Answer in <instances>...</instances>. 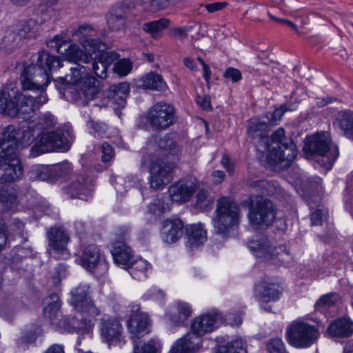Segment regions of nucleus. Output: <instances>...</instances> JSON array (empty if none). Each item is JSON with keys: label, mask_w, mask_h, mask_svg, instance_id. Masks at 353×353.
I'll use <instances>...</instances> for the list:
<instances>
[{"label": "nucleus", "mask_w": 353, "mask_h": 353, "mask_svg": "<svg viewBox=\"0 0 353 353\" xmlns=\"http://www.w3.org/2000/svg\"><path fill=\"white\" fill-rule=\"evenodd\" d=\"M268 15L270 17V18L274 21H278L279 23H284L288 26H290L292 29H293L296 33H299V29H298V27L293 22L290 21H288V20H286V19H279V18H277L274 16H273L272 14H271L270 12H268Z\"/></svg>", "instance_id": "obj_61"}, {"label": "nucleus", "mask_w": 353, "mask_h": 353, "mask_svg": "<svg viewBox=\"0 0 353 353\" xmlns=\"http://www.w3.org/2000/svg\"><path fill=\"white\" fill-rule=\"evenodd\" d=\"M196 26V24H191L185 26L174 27L171 29L170 35L176 39L182 41L188 37V32L194 30Z\"/></svg>", "instance_id": "obj_44"}, {"label": "nucleus", "mask_w": 353, "mask_h": 353, "mask_svg": "<svg viewBox=\"0 0 353 353\" xmlns=\"http://www.w3.org/2000/svg\"><path fill=\"white\" fill-rule=\"evenodd\" d=\"M54 125V117L50 114L43 116L38 123H30L23 129L13 125L8 126L0 137V180L12 182L23 174V168L17 150L21 140L30 141L36 131L48 128Z\"/></svg>", "instance_id": "obj_2"}, {"label": "nucleus", "mask_w": 353, "mask_h": 353, "mask_svg": "<svg viewBox=\"0 0 353 353\" xmlns=\"http://www.w3.org/2000/svg\"><path fill=\"white\" fill-rule=\"evenodd\" d=\"M70 303L74 307L75 310L82 307L85 303L89 301L90 292L89 287L87 285H81L73 289L70 292Z\"/></svg>", "instance_id": "obj_33"}, {"label": "nucleus", "mask_w": 353, "mask_h": 353, "mask_svg": "<svg viewBox=\"0 0 353 353\" xmlns=\"http://www.w3.org/2000/svg\"><path fill=\"white\" fill-rule=\"evenodd\" d=\"M49 299L52 301L48 302L47 306L44 308L43 314L45 317L48 318L52 323H54V320L58 316L61 304L57 294H51Z\"/></svg>", "instance_id": "obj_40"}, {"label": "nucleus", "mask_w": 353, "mask_h": 353, "mask_svg": "<svg viewBox=\"0 0 353 353\" xmlns=\"http://www.w3.org/2000/svg\"><path fill=\"white\" fill-rule=\"evenodd\" d=\"M228 3L226 2H214L205 5V8L210 13H213L223 10L226 7Z\"/></svg>", "instance_id": "obj_59"}, {"label": "nucleus", "mask_w": 353, "mask_h": 353, "mask_svg": "<svg viewBox=\"0 0 353 353\" xmlns=\"http://www.w3.org/2000/svg\"><path fill=\"white\" fill-rule=\"evenodd\" d=\"M335 124L345 136L353 139V112L348 110L339 112Z\"/></svg>", "instance_id": "obj_32"}, {"label": "nucleus", "mask_w": 353, "mask_h": 353, "mask_svg": "<svg viewBox=\"0 0 353 353\" xmlns=\"http://www.w3.org/2000/svg\"><path fill=\"white\" fill-rule=\"evenodd\" d=\"M158 345L159 343L155 340L143 344L140 341L134 344V353H157Z\"/></svg>", "instance_id": "obj_45"}, {"label": "nucleus", "mask_w": 353, "mask_h": 353, "mask_svg": "<svg viewBox=\"0 0 353 353\" xmlns=\"http://www.w3.org/2000/svg\"><path fill=\"white\" fill-rule=\"evenodd\" d=\"M188 236V245L191 248H196L203 245L207 240V232L202 223L188 225L185 228Z\"/></svg>", "instance_id": "obj_28"}, {"label": "nucleus", "mask_w": 353, "mask_h": 353, "mask_svg": "<svg viewBox=\"0 0 353 353\" xmlns=\"http://www.w3.org/2000/svg\"><path fill=\"white\" fill-rule=\"evenodd\" d=\"M256 296L261 301H275L279 299L281 292L277 283L262 281L255 286Z\"/></svg>", "instance_id": "obj_25"}, {"label": "nucleus", "mask_w": 353, "mask_h": 353, "mask_svg": "<svg viewBox=\"0 0 353 353\" xmlns=\"http://www.w3.org/2000/svg\"><path fill=\"white\" fill-rule=\"evenodd\" d=\"M253 185L254 188L259 187L263 195H269L271 193L270 190L268 189L270 186V183L265 181H256L253 183Z\"/></svg>", "instance_id": "obj_62"}, {"label": "nucleus", "mask_w": 353, "mask_h": 353, "mask_svg": "<svg viewBox=\"0 0 353 353\" xmlns=\"http://www.w3.org/2000/svg\"><path fill=\"white\" fill-rule=\"evenodd\" d=\"M68 148L69 144L64 133L57 130L39 134L37 142L32 148V152L38 155L54 150L66 151Z\"/></svg>", "instance_id": "obj_12"}, {"label": "nucleus", "mask_w": 353, "mask_h": 353, "mask_svg": "<svg viewBox=\"0 0 353 353\" xmlns=\"http://www.w3.org/2000/svg\"><path fill=\"white\" fill-rule=\"evenodd\" d=\"M214 202L213 197L205 190H200L196 197V205L201 209H208L212 206Z\"/></svg>", "instance_id": "obj_43"}, {"label": "nucleus", "mask_w": 353, "mask_h": 353, "mask_svg": "<svg viewBox=\"0 0 353 353\" xmlns=\"http://www.w3.org/2000/svg\"><path fill=\"white\" fill-rule=\"evenodd\" d=\"M145 299H153L156 301L162 299L164 296L163 292L156 288L152 289L148 294L144 295Z\"/></svg>", "instance_id": "obj_63"}, {"label": "nucleus", "mask_w": 353, "mask_h": 353, "mask_svg": "<svg viewBox=\"0 0 353 353\" xmlns=\"http://www.w3.org/2000/svg\"><path fill=\"white\" fill-rule=\"evenodd\" d=\"M68 81L75 85L81 99L90 100L99 92L100 82L88 74L86 68L79 64L70 69Z\"/></svg>", "instance_id": "obj_7"}, {"label": "nucleus", "mask_w": 353, "mask_h": 353, "mask_svg": "<svg viewBox=\"0 0 353 353\" xmlns=\"http://www.w3.org/2000/svg\"><path fill=\"white\" fill-rule=\"evenodd\" d=\"M50 255L58 259H66L69 253L66 250L68 237L65 232L59 228H52L48 232Z\"/></svg>", "instance_id": "obj_15"}, {"label": "nucleus", "mask_w": 353, "mask_h": 353, "mask_svg": "<svg viewBox=\"0 0 353 353\" xmlns=\"http://www.w3.org/2000/svg\"><path fill=\"white\" fill-rule=\"evenodd\" d=\"M77 311L81 313V317L79 321L76 319H72V330L88 332L94 326V319L101 314L100 310L90 300Z\"/></svg>", "instance_id": "obj_16"}, {"label": "nucleus", "mask_w": 353, "mask_h": 353, "mask_svg": "<svg viewBox=\"0 0 353 353\" xmlns=\"http://www.w3.org/2000/svg\"><path fill=\"white\" fill-rule=\"evenodd\" d=\"M134 6L132 0H125L113 6L106 17L109 28L115 32L122 30L125 26V13Z\"/></svg>", "instance_id": "obj_17"}, {"label": "nucleus", "mask_w": 353, "mask_h": 353, "mask_svg": "<svg viewBox=\"0 0 353 353\" xmlns=\"http://www.w3.org/2000/svg\"><path fill=\"white\" fill-rule=\"evenodd\" d=\"M8 243V235L5 225L0 223V251L5 248Z\"/></svg>", "instance_id": "obj_60"}, {"label": "nucleus", "mask_w": 353, "mask_h": 353, "mask_svg": "<svg viewBox=\"0 0 353 353\" xmlns=\"http://www.w3.org/2000/svg\"><path fill=\"white\" fill-rule=\"evenodd\" d=\"M319 336L316 327L307 323L296 322L288 330L289 343L297 347H307L313 344Z\"/></svg>", "instance_id": "obj_11"}, {"label": "nucleus", "mask_w": 353, "mask_h": 353, "mask_svg": "<svg viewBox=\"0 0 353 353\" xmlns=\"http://www.w3.org/2000/svg\"><path fill=\"white\" fill-rule=\"evenodd\" d=\"M148 210L150 214H154L155 216H159L165 212V207L161 200L155 199L152 203L149 205Z\"/></svg>", "instance_id": "obj_52"}, {"label": "nucleus", "mask_w": 353, "mask_h": 353, "mask_svg": "<svg viewBox=\"0 0 353 353\" xmlns=\"http://www.w3.org/2000/svg\"><path fill=\"white\" fill-rule=\"evenodd\" d=\"M150 327V323L148 314L140 312L139 305H134L128 323V327L132 337L140 338L149 333Z\"/></svg>", "instance_id": "obj_18"}, {"label": "nucleus", "mask_w": 353, "mask_h": 353, "mask_svg": "<svg viewBox=\"0 0 353 353\" xmlns=\"http://www.w3.org/2000/svg\"><path fill=\"white\" fill-rule=\"evenodd\" d=\"M248 248L252 254L258 258L271 261L282 255L285 248L283 246H272L270 240L264 235L256 236L248 243Z\"/></svg>", "instance_id": "obj_13"}, {"label": "nucleus", "mask_w": 353, "mask_h": 353, "mask_svg": "<svg viewBox=\"0 0 353 353\" xmlns=\"http://www.w3.org/2000/svg\"><path fill=\"white\" fill-rule=\"evenodd\" d=\"M47 168L44 166H37L31 171V178L35 179L44 181L47 179L48 176L46 174Z\"/></svg>", "instance_id": "obj_56"}, {"label": "nucleus", "mask_w": 353, "mask_h": 353, "mask_svg": "<svg viewBox=\"0 0 353 353\" xmlns=\"http://www.w3.org/2000/svg\"><path fill=\"white\" fill-rule=\"evenodd\" d=\"M146 155L144 161L150 162V187L153 189H161L171 180V174L176 168L174 162L164 161L159 159L161 154L178 159L181 150L176 141L170 136L160 139L158 141H150L146 146Z\"/></svg>", "instance_id": "obj_4"}, {"label": "nucleus", "mask_w": 353, "mask_h": 353, "mask_svg": "<svg viewBox=\"0 0 353 353\" xmlns=\"http://www.w3.org/2000/svg\"><path fill=\"white\" fill-rule=\"evenodd\" d=\"M79 263L85 269L92 270L100 267L104 272L108 270V265L99 249L94 245H90L85 248L83 252L79 259Z\"/></svg>", "instance_id": "obj_22"}, {"label": "nucleus", "mask_w": 353, "mask_h": 353, "mask_svg": "<svg viewBox=\"0 0 353 353\" xmlns=\"http://www.w3.org/2000/svg\"><path fill=\"white\" fill-rule=\"evenodd\" d=\"M196 103L203 110H210L212 108L211 105V99L208 95L198 96Z\"/></svg>", "instance_id": "obj_57"}, {"label": "nucleus", "mask_w": 353, "mask_h": 353, "mask_svg": "<svg viewBox=\"0 0 353 353\" xmlns=\"http://www.w3.org/2000/svg\"><path fill=\"white\" fill-rule=\"evenodd\" d=\"M123 327L115 318H102L100 323V333L102 339L108 345L116 344L122 339Z\"/></svg>", "instance_id": "obj_20"}, {"label": "nucleus", "mask_w": 353, "mask_h": 353, "mask_svg": "<svg viewBox=\"0 0 353 353\" xmlns=\"http://www.w3.org/2000/svg\"><path fill=\"white\" fill-rule=\"evenodd\" d=\"M184 224L181 219L172 217L164 220L161 229V236L168 244H172L180 239L183 234Z\"/></svg>", "instance_id": "obj_21"}, {"label": "nucleus", "mask_w": 353, "mask_h": 353, "mask_svg": "<svg viewBox=\"0 0 353 353\" xmlns=\"http://www.w3.org/2000/svg\"><path fill=\"white\" fill-rule=\"evenodd\" d=\"M110 251L114 261L118 265H127L132 258L131 248L123 241H115L111 245Z\"/></svg>", "instance_id": "obj_30"}, {"label": "nucleus", "mask_w": 353, "mask_h": 353, "mask_svg": "<svg viewBox=\"0 0 353 353\" xmlns=\"http://www.w3.org/2000/svg\"><path fill=\"white\" fill-rule=\"evenodd\" d=\"M268 123L256 119H250L248 124V134L253 139H258L259 145L265 150H270L269 138L266 136Z\"/></svg>", "instance_id": "obj_23"}, {"label": "nucleus", "mask_w": 353, "mask_h": 353, "mask_svg": "<svg viewBox=\"0 0 353 353\" xmlns=\"http://www.w3.org/2000/svg\"><path fill=\"white\" fill-rule=\"evenodd\" d=\"M89 132L94 137H102L107 131V125L101 122L90 121L88 123Z\"/></svg>", "instance_id": "obj_48"}, {"label": "nucleus", "mask_w": 353, "mask_h": 353, "mask_svg": "<svg viewBox=\"0 0 353 353\" xmlns=\"http://www.w3.org/2000/svg\"><path fill=\"white\" fill-rule=\"evenodd\" d=\"M251 205L248 218L253 226L263 228L274 222L276 218V208L270 201L264 198L252 199Z\"/></svg>", "instance_id": "obj_10"}, {"label": "nucleus", "mask_w": 353, "mask_h": 353, "mask_svg": "<svg viewBox=\"0 0 353 353\" xmlns=\"http://www.w3.org/2000/svg\"><path fill=\"white\" fill-rule=\"evenodd\" d=\"M136 83L137 88L158 92H164L168 88L163 77L152 72L137 79Z\"/></svg>", "instance_id": "obj_24"}, {"label": "nucleus", "mask_w": 353, "mask_h": 353, "mask_svg": "<svg viewBox=\"0 0 353 353\" xmlns=\"http://www.w3.org/2000/svg\"><path fill=\"white\" fill-rule=\"evenodd\" d=\"M45 353H65L63 346L59 344L51 345Z\"/></svg>", "instance_id": "obj_64"}, {"label": "nucleus", "mask_w": 353, "mask_h": 353, "mask_svg": "<svg viewBox=\"0 0 353 353\" xmlns=\"http://www.w3.org/2000/svg\"><path fill=\"white\" fill-rule=\"evenodd\" d=\"M214 214L212 219L214 231L225 237L229 236L239 224L240 207L232 198L222 196L216 201Z\"/></svg>", "instance_id": "obj_5"}, {"label": "nucleus", "mask_w": 353, "mask_h": 353, "mask_svg": "<svg viewBox=\"0 0 353 353\" xmlns=\"http://www.w3.org/2000/svg\"><path fill=\"white\" fill-rule=\"evenodd\" d=\"M225 321H228V323L232 325H239L242 319L239 316L232 320V314H228L224 318L221 314L212 311L196 318L191 325V331L188 334H192L194 336L201 339V336L213 331Z\"/></svg>", "instance_id": "obj_8"}, {"label": "nucleus", "mask_w": 353, "mask_h": 353, "mask_svg": "<svg viewBox=\"0 0 353 353\" xmlns=\"http://www.w3.org/2000/svg\"><path fill=\"white\" fill-rule=\"evenodd\" d=\"M101 52L92 62V70L96 76L105 79L108 68L117 59V54L114 52Z\"/></svg>", "instance_id": "obj_26"}, {"label": "nucleus", "mask_w": 353, "mask_h": 353, "mask_svg": "<svg viewBox=\"0 0 353 353\" xmlns=\"http://www.w3.org/2000/svg\"><path fill=\"white\" fill-rule=\"evenodd\" d=\"M179 0H150L148 10L156 12L176 5Z\"/></svg>", "instance_id": "obj_46"}, {"label": "nucleus", "mask_w": 353, "mask_h": 353, "mask_svg": "<svg viewBox=\"0 0 353 353\" xmlns=\"http://www.w3.org/2000/svg\"><path fill=\"white\" fill-rule=\"evenodd\" d=\"M0 202L7 210L17 208L19 201L16 190L13 188L0 190Z\"/></svg>", "instance_id": "obj_38"}, {"label": "nucleus", "mask_w": 353, "mask_h": 353, "mask_svg": "<svg viewBox=\"0 0 353 353\" xmlns=\"http://www.w3.org/2000/svg\"><path fill=\"white\" fill-rule=\"evenodd\" d=\"M24 39L35 38L41 30V24L34 19H30L17 26Z\"/></svg>", "instance_id": "obj_36"}, {"label": "nucleus", "mask_w": 353, "mask_h": 353, "mask_svg": "<svg viewBox=\"0 0 353 353\" xmlns=\"http://www.w3.org/2000/svg\"><path fill=\"white\" fill-rule=\"evenodd\" d=\"M72 170V165L69 162H63L57 164L54 168L55 174L59 177H64Z\"/></svg>", "instance_id": "obj_53"}, {"label": "nucleus", "mask_w": 353, "mask_h": 353, "mask_svg": "<svg viewBox=\"0 0 353 353\" xmlns=\"http://www.w3.org/2000/svg\"><path fill=\"white\" fill-rule=\"evenodd\" d=\"M72 36L77 38L84 50L80 48L77 44L71 43L64 33L55 35L48 41V45L55 48L58 53L65 55L69 60L85 63L92 60L91 52L94 53L107 48L106 44L101 39L94 37L97 36V30L92 25H80L72 32Z\"/></svg>", "instance_id": "obj_3"}, {"label": "nucleus", "mask_w": 353, "mask_h": 353, "mask_svg": "<svg viewBox=\"0 0 353 353\" xmlns=\"http://www.w3.org/2000/svg\"><path fill=\"white\" fill-rule=\"evenodd\" d=\"M199 187L195 177L188 176L181 179L169 188V194L172 201L179 203L188 202Z\"/></svg>", "instance_id": "obj_14"}, {"label": "nucleus", "mask_w": 353, "mask_h": 353, "mask_svg": "<svg viewBox=\"0 0 353 353\" xmlns=\"http://www.w3.org/2000/svg\"><path fill=\"white\" fill-rule=\"evenodd\" d=\"M130 92V85L127 82H123L111 86L108 90V97L112 103L117 108H124L126 104V99Z\"/></svg>", "instance_id": "obj_31"}, {"label": "nucleus", "mask_w": 353, "mask_h": 353, "mask_svg": "<svg viewBox=\"0 0 353 353\" xmlns=\"http://www.w3.org/2000/svg\"><path fill=\"white\" fill-rule=\"evenodd\" d=\"M100 150L102 153L101 160L103 162H108L113 158V148L109 144L106 143H103L100 147Z\"/></svg>", "instance_id": "obj_54"}, {"label": "nucleus", "mask_w": 353, "mask_h": 353, "mask_svg": "<svg viewBox=\"0 0 353 353\" xmlns=\"http://www.w3.org/2000/svg\"><path fill=\"white\" fill-rule=\"evenodd\" d=\"M327 333L330 336L347 337L353 334V321L347 318H339L330 323Z\"/></svg>", "instance_id": "obj_29"}, {"label": "nucleus", "mask_w": 353, "mask_h": 353, "mask_svg": "<svg viewBox=\"0 0 353 353\" xmlns=\"http://www.w3.org/2000/svg\"><path fill=\"white\" fill-rule=\"evenodd\" d=\"M170 23L169 19L163 18L143 24V30L150 34L153 39H158L161 37L160 32L166 28Z\"/></svg>", "instance_id": "obj_37"}, {"label": "nucleus", "mask_w": 353, "mask_h": 353, "mask_svg": "<svg viewBox=\"0 0 353 353\" xmlns=\"http://www.w3.org/2000/svg\"><path fill=\"white\" fill-rule=\"evenodd\" d=\"M24 38L17 27L8 28L2 39V46L4 48L12 50L21 46Z\"/></svg>", "instance_id": "obj_34"}, {"label": "nucleus", "mask_w": 353, "mask_h": 353, "mask_svg": "<svg viewBox=\"0 0 353 353\" xmlns=\"http://www.w3.org/2000/svg\"><path fill=\"white\" fill-rule=\"evenodd\" d=\"M269 152V159L275 164H280L281 167H288L294 159L297 154L296 147L292 141H285L282 145L272 147V150H266Z\"/></svg>", "instance_id": "obj_19"}, {"label": "nucleus", "mask_w": 353, "mask_h": 353, "mask_svg": "<svg viewBox=\"0 0 353 353\" xmlns=\"http://www.w3.org/2000/svg\"><path fill=\"white\" fill-rule=\"evenodd\" d=\"M303 150L306 155L317 154L327 159L325 167L330 169L339 156L338 148L331 144L330 134L326 132H318L307 137Z\"/></svg>", "instance_id": "obj_6"}, {"label": "nucleus", "mask_w": 353, "mask_h": 353, "mask_svg": "<svg viewBox=\"0 0 353 353\" xmlns=\"http://www.w3.org/2000/svg\"><path fill=\"white\" fill-rule=\"evenodd\" d=\"M151 269V265L143 259H139L130 263L128 272L135 279L141 280L147 277L148 270Z\"/></svg>", "instance_id": "obj_35"}, {"label": "nucleus", "mask_w": 353, "mask_h": 353, "mask_svg": "<svg viewBox=\"0 0 353 353\" xmlns=\"http://www.w3.org/2000/svg\"><path fill=\"white\" fill-rule=\"evenodd\" d=\"M325 218V214L322 210H317L311 214V221L313 225H320L322 224L323 219Z\"/></svg>", "instance_id": "obj_58"}, {"label": "nucleus", "mask_w": 353, "mask_h": 353, "mask_svg": "<svg viewBox=\"0 0 353 353\" xmlns=\"http://www.w3.org/2000/svg\"><path fill=\"white\" fill-rule=\"evenodd\" d=\"M338 298V295L335 294L323 295L317 301L316 307L318 308L329 307L336 303Z\"/></svg>", "instance_id": "obj_50"}, {"label": "nucleus", "mask_w": 353, "mask_h": 353, "mask_svg": "<svg viewBox=\"0 0 353 353\" xmlns=\"http://www.w3.org/2000/svg\"><path fill=\"white\" fill-rule=\"evenodd\" d=\"M37 69L34 65L26 67L21 76L24 90H39L40 94L33 97L21 92L14 85L4 87L0 92V112L12 117L28 121L34 112L48 101L45 89L49 84V72L61 67L60 59L42 50L39 53Z\"/></svg>", "instance_id": "obj_1"}, {"label": "nucleus", "mask_w": 353, "mask_h": 353, "mask_svg": "<svg viewBox=\"0 0 353 353\" xmlns=\"http://www.w3.org/2000/svg\"><path fill=\"white\" fill-rule=\"evenodd\" d=\"M216 353H247V352L243 340L236 339L219 346Z\"/></svg>", "instance_id": "obj_42"}, {"label": "nucleus", "mask_w": 353, "mask_h": 353, "mask_svg": "<svg viewBox=\"0 0 353 353\" xmlns=\"http://www.w3.org/2000/svg\"><path fill=\"white\" fill-rule=\"evenodd\" d=\"M132 69V63L128 59H123L118 61L114 68V70L120 76H125Z\"/></svg>", "instance_id": "obj_47"}, {"label": "nucleus", "mask_w": 353, "mask_h": 353, "mask_svg": "<svg viewBox=\"0 0 353 353\" xmlns=\"http://www.w3.org/2000/svg\"><path fill=\"white\" fill-rule=\"evenodd\" d=\"M75 179L70 185L68 191L73 198L83 199V196L88 192V185L87 180L83 176H73Z\"/></svg>", "instance_id": "obj_39"}, {"label": "nucleus", "mask_w": 353, "mask_h": 353, "mask_svg": "<svg viewBox=\"0 0 353 353\" xmlns=\"http://www.w3.org/2000/svg\"><path fill=\"white\" fill-rule=\"evenodd\" d=\"M270 353H286L284 344L280 339H273L267 345Z\"/></svg>", "instance_id": "obj_51"}, {"label": "nucleus", "mask_w": 353, "mask_h": 353, "mask_svg": "<svg viewBox=\"0 0 353 353\" xmlns=\"http://www.w3.org/2000/svg\"><path fill=\"white\" fill-rule=\"evenodd\" d=\"M174 308L177 310L179 314L178 316H176L175 315L172 316L171 320L178 325L183 323L192 314V309L190 306L185 303H176L174 305Z\"/></svg>", "instance_id": "obj_41"}, {"label": "nucleus", "mask_w": 353, "mask_h": 353, "mask_svg": "<svg viewBox=\"0 0 353 353\" xmlns=\"http://www.w3.org/2000/svg\"><path fill=\"white\" fill-rule=\"evenodd\" d=\"M292 141L291 139H288L285 137V130L282 128H278L274 133L272 134L271 137V144L270 145V149L272 150V147H274L273 144H276V148H278L279 145H282V143L285 141Z\"/></svg>", "instance_id": "obj_49"}, {"label": "nucleus", "mask_w": 353, "mask_h": 353, "mask_svg": "<svg viewBox=\"0 0 353 353\" xmlns=\"http://www.w3.org/2000/svg\"><path fill=\"white\" fill-rule=\"evenodd\" d=\"M223 77L225 79H230L234 83L240 81L242 78L241 72L234 68H227L223 74Z\"/></svg>", "instance_id": "obj_55"}, {"label": "nucleus", "mask_w": 353, "mask_h": 353, "mask_svg": "<svg viewBox=\"0 0 353 353\" xmlns=\"http://www.w3.org/2000/svg\"><path fill=\"white\" fill-rule=\"evenodd\" d=\"M175 114L176 109L173 105L159 101L150 107L147 114V121L153 129L163 130L174 123Z\"/></svg>", "instance_id": "obj_9"}, {"label": "nucleus", "mask_w": 353, "mask_h": 353, "mask_svg": "<svg viewBox=\"0 0 353 353\" xmlns=\"http://www.w3.org/2000/svg\"><path fill=\"white\" fill-rule=\"evenodd\" d=\"M201 343V339L194 336L192 334H186L174 343L169 353H191L198 350Z\"/></svg>", "instance_id": "obj_27"}]
</instances>
